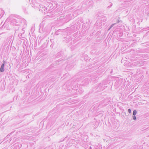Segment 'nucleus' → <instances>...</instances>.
I'll list each match as a JSON object with an SVG mask.
<instances>
[{
	"mask_svg": "<svg viewBox=\"0 0 149 149\" xmlns=\"http://www.w3.org/2000/svg\"><path fill=\"white\" fill-rule=\"evenodd\" d=\"M5 63V62L4 61L3 62V63L2 64V65L1 66L0 70V71L1 72H3L4 70V65Z\"/></svg>",
	"mask_w": 149,
	"mask_h": 149,
	"instance_id": "f257e3e1",
	"label": "nucleus"
},
{
	"mask_svg": "<svg viewBox=\"0 0 149 149\" xmlns=\"http://www.w3.org/2000/svg\"><path fill=\"white\" fill-rule=\"evenodd\" d=\"M136 113V110H134L133 112V115H135Z\"/></svg>",
	"mask_w": 149,
	"mask_h": 149,
	"instance_id": "f03ea898",
	"label": "nucleus"
},
{
	"mask_svg": "<svg viewBox=\"0 0 149 149\" xmlns=\"http://www.w3.org/2000/svg\"><path fill=\"white\" fill-rule=\"evenodd\" d=\"M128 111L130 113L131 112V109H129L128 110Z\"/></svg>",
	"mask_w": 149,
	"mask_h": 149,
	"instance_id": "7ed1b4c3",
	"label": "nucleus"
},
{
	"mask_svg": "<svg viewBox=\"0 0 149 149\" xmlns=\"http://www.w3.org/2000/svg\"><path fill=\"white\" fill-rule=\"evenodd\" d=\"M133 119L134 120H136V117L135 116H134L133 117Z\"/></svg>",
	"mask_w": 149,
	"mask_h": 149,
	"instance_id": "20e7f679",
	"label": "nucleus"
}]
</instances>
